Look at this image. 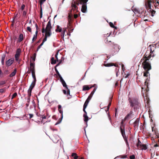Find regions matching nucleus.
Here are the masks:
<instances>
[{
    "mask_svg": "<svg viewBox=\"0 0 159 159\" xmlns=\"http://www.w3.org/2000/svg\"><path fill=\"white\" fill-rule=\"evenodd\" d=\"M52 28L51 22V19H50L48 23H47L46 29L44 28V27H43L42 32L44 33H46L45 37L43 40L42 43L44 44V43L47 40V38L48 37H50L51 35V29Z\"/></svg>",
    "mask_w": 159,
    "mask_h": 159,
    "instance_id": "obj_1",
    "label": "nucleus"
},
{
    "mask_svg": "<svg viewBox=\"0 0 159 159\" xmlns=\"http://www.w3.org/2000/svg\"><path fill=\"white\" fill-rule=\"evenodd\" d=\"M128 100L130 104V106L132 108H133L134 110H135L136 109H137L139 105V102L137 98H129Z\"/></svg>",
    "mask_w": 159,
    "mask_h": 159,
    "instance_id": "obj_2",
    "label": "nucleus"
},
{
    "mask_svg": "<svg viewBox=\"0 0 159 159\" xmlns=\"http://www.w3.org/2000/svg\"><path fill=\"white\" fill-rule=\"evenodd\" d=\"M121 124L120 126V131L121 135L123 139H124L127 146H128L129 147V146L128 143V140L127 137L125 135V126L123 124V120L121 122Z\"/></svg>",
    "mask_w": 159,
    "mask_h": 159,
    "instance_id": "obj_3",
    "label": "nucleus"
},
{
    "mask_svg": "<svg viewBox=\"0 0 159 159\" xmlns=\"http://www.w3.org/2000/svg\"><path fill=\"white\" fill-rule=\"evenodd\" d=\"M143 68L147 72L144 73L143 76H147L148 73V71L151 69V66L149 63L146 61L143 62Z\"/></svg>",
    "mask_w": 159,
    "mask_h": 159,
    "instance_id": "obj_4",
    "label": "nucleus"
},
{
    "mask_svg": "<svg viewBox=\"0 0 159 159\" xmlns=\"http://www.w3.org/2000/svg\"><path fill=\"white\" fill-rule=\"evenodd\" d=\"M80 5H82L81 11L84 13H86L87 10V2L89 0H79Z\"/></svg>",
    "mask_w": 159,
    "mask_h": 159,
    "instance_id": "obj_5",
    "label": "nucleus"
},
{
    "mask_svg": "<svg viewBox=\"0 0 159 159\" xmlns=\"http://www.w3.org/2000/svg\"><path fill=\"white\" fill-rule=\"evenodd\" d=\"M147 2H146V8L148 9V10L150 12H151V16H154V14L155 13V11L152 9L151 7V4L150 2L149 1V0Z\"/></svg>",
    "mask_w": 159,
    "mask_h": 159,
    "instance_id": "obj_6",
    "label": "nucleus"
},
{
    "mask_svg": "<svg viewBox=\"0 0 159 159\" xmlns=\"http://www.w3.org/2000/svg\"><path fill=\"white\" fill-rule=\"evenodd\" d=\"M31 71L32 73V78L34 79V80L32 82L29 88H31V90L33 89V88L34 87L35 85L36 79L35 74V70Z\"/></svg>",
    "mask_w": 159,
    "mask_h": 159,
    "instance_id": "obj_7",
    "label": "nucleus"
},
{
    "mask_svg": "<svg viewBox=\"0 0 159 159\" xmlns=\"http://www.w3.org/2000/svg\"><path fill=\"white\" fill-rule=\"evenodd\" d=\"M84 114L83 115V117H84V121L86 122V126L84 128V131L85 135L87 136L86 131V128L87 126V122L89 120V117L87 115V112L86 111L84 112Z\"/></svg>",
    "mask_w": 159,
    "mask_h": 159,
    "instance_id": "obj_8",
    "label": "nucleus"
},
{
    "mask_svg": "<svg viewBox=\"0 0 159 159\" xmlns=\"http://www.w3.org/2000/svg\"><path fill=\"white\" fill-rule=\"evenodd\" d=\"M71 7L72 8V10H73L74 11H78V7L76 5V2H75L74 0H73L72 1Z\"/></svg>",
    "mask_w": 159,
    "mask_h": 159,
    "instance_id": "obj_9",
    "label": "nucleus"
},
{
    "mask_svg": "<svg viewBox=\"0 0 159 159\" xmlns=\"http://www.w3.org/2000/svg\"><path fill=\"white\" fill-rule=\"evenodd\" d=\"M21 52V50L20 48H17L16 51V52L15 55V57L16 61H17L19 60V57L20 55V53Z\"/></svg>",
    "mask_w": 159,
    "mask_h": 159,
    "instance_id": "obj_10",
    "label": "nucleus"
},
{
    "mask_svg": "<svg viewBox=\"0 0 159 159\" xmlns=\"http://www.w3.org/2000/svg\"><path fill=\"white\" fill-rule=\"evenodd\" d=\"M134 114L133 112L132 111H131L130 112L127 114L125 118V120H129V119H132L134 117Z\"/></svg>",
    "mask_w": 159,
    "mask_h": 159,
    "instance_id": "obj_11",
    "label": "nucleus"
},
{
    "mask_svg": "<svg viewBox=\"0 0 159 159\" xmlns=\"http://www.w3.org/2000/svg\"><path fill=\"white\" fill-rule=\"evenodd\" d=\"M14 61V58H11L8 59L6 62V66H10L13 63Z\"/></svg>",
    "mask_w": 159,
    "mask_h": 159,
    "instance_id": "obj_12",
    "label": "nucleus"
},
{
    "mask_svg": "<svg viewBox=\"0 0 159 159\" xmlns=\"http://www.w3.org/2000/svg\"><path fill=\"white\" fill-rule=\"evenodd\" d=\"M32 89H31V88H29L28 89V98H27V103H29H29L30 102V96L31 95V93L32 92Z\"/></svg>",
    "mask_w": 159,
    "mask_h": 159,
    "instance_id": "obj_13",
    "label": "nucleus"
},
{
    "mask_svg": "<svg viewBox=\"0 0 159 159\" xmlns=\"http://www.w3.org/2000/svg\"><path fill=\"white\" fill-rule=\"evenodd\" d=\"M60 81L61 82L63 86L65 87L66 89H68V86L67 85L66 82L63 79L62 77H61V78L60 79Z\"/></svg>",
    "mask_w": 159,
    "mask_h": 159,
    "instance_id": "obj_14",
    "label": "nucleus"
},
{
    "mask_svg": "<svg viewBox=\"0 0 159 159\" xmlns=\"http://www.w3.org/2000/svg\"><path fill=\"white\" fill-rule=\"evenodd\" d=\"M30 71L35 70V63L34 62H32L31 60L30 61Z\"/></svg>",
    "mask_w": 159,
    "mask_h": 159,
    "instance_id": "obj_15",
    "label": "nucleus"
},
{
    "mask_svg": "<svg viewBox=\"0 0 159 159\" xmlns=\"http://www.w3.org/2000/svg\"><path fill=\"white\" fill-rule=\"evenodd\" d=\"M97 86L96 87H95V88L93 90V91L88 96V97L89 98H90V99H91L93 94H94V93L95 92V91H96V89H97Z\"/></svg>",
    "mask_w": 159,
    "mask_h": 159,
    "instance_id": "obj_16",
    "label": "nucleus"
},
{
    "mask_svg": "<svg viewBox=\"0 0 159 159\" xmlns=\"http://www.w3.org/2000/svg\"><path fill=\"white\" fill-rule=\"evenodd\" d=\"M6 55L5 54H3L2 57L1 58V63L2 65H4V60L5 58Z\"/></svg>",
    "mask_w": 159,
    "mask_h": 159,
    "instance_id": "obj_17",
    "label": "nucleus"
},
{
    "mask_svg": "<svg viewBox=\"0 0 159 159\" xmlns=\"http://www.w3.org/2000/svg\"><path fill=\"white\" fill-rule=\"evenodd\" d=\"M62 30V28L60 26L57 25V29L55 30L56 32H61Z\"/></svg>",
    "mask_w": 159,
    "mask_h": 159,
    "instance_id": "obj_18",
    "label": "nucleus"
},
{
    "mask_svg": "<svg viewBox=\"0 0 159 159\" xmlns=\"http://www.w3.org/2000/svg\"><path fill=\"white\" fill-rule=\"evenodd\" d=\"M91 88V87L89 88V87L88 85H84L83 86V91H85L86 90H89V89H90Z\"/></svg>",
    "mask_w": 159,
    "mask_h": 159,
    "instance_id": "obj_19",
    "label": "nucleus"
},
{
    "mask_svg": "<svg viewBox=\"0 0 159 159\" xmlns=\"http://www.w3.org/2000/svg\"><path fill=\"white\" fill-rule=\"evenodd\" d=\"M23 39V34H20L19 36L18 41L19 42H21Z\"/></svg>",
    "mask_w": 159,
    "mask_h": 159,
    "instance_id": "obj_20",
    "label": "nucleus"
},
{
    "mask_svg": "<svg viewBox=\"0 0 159 159\" xmlns=\"http://www.w3.org/2000/svg\"><path fill=\"white\" fill-rule=\"evenodd\" d=\"M104 66L106 67H110L113 66H116V65H115L113 63H112L105 64H104Z\"/></svg>",
    "mask_w": 159,
    "mask_h": 159,
    "instance_id": "obj_21",
    "label": "nucleus"
},
{
    "mask_svg": "<svg viewBox=\"0 0 159 159\" xmlns=\"http://www.w3.org/2000/svg\"><path fill=\"white\" fill-rule=\"evenodd\" d=\"M140 149L141 150H146L147 149V147L146 144H143L142 146L140 147Z\"/></svg>",
    "mask_w": 159,
    "mask_h": 159,
    "instance_id": "obj_22",
    "label": "nucleus"
},
{
    "mask_svg": "<svg viewBox=\"0 0 159 159\" xmlns=\"http://www.w3.org/2000/svg\"><path fill=\"white\" fill-rule=\"evenodd\" d=\"M65 31H66V30H64L63 29V30L61 31V36L62 38H63V39H64V35H65Z\"/></svg>",
    "mask_w": 159,
    "mask_h": 159,
    "instance_id": "obj_23",
    "label": "nucleus"
},
{
    "mask_svg": "<svg viewBox=\"0 0 159 159\" xmlns=\"http://www.w3.org/2000/svg\"><path fill=\"white\" fill-rule=\"evenodd\" d=\"M36 56V53H34V54L33 56L30 57L32 59V60L34 62L35 61Z\"/></svg>",
    "mask_w": 159,
    "mask_h": 159,
    "instance_id": "obj_24",
    "label": "nucleus"
},
{
    "mask_svg": "<svg viewBox=\"0 0 159 159\" xmlns=\"http://www.w3.org/2000/svg\"><path fill=\"white\" fill-rule=\"evenodd\" d=\"M9 73V71L7 70H5L3 72V76H4Z\"/></svg>",
    "mask_w": 159,
    "mask_h": 159,
    "instance_id": "obj_25",
    "label": "nucleus"
},
{
    "mask_svg": "<svg viewBox=\"0 0 159 159\" xmlns=\"http://www.w3.org/2000/svg\"><path fill=\"white\" fill-rule=\"evenodd\" d=\"M143 144L140 142L139 139H138V143L136 144V146L137 147H141Z\"/></svg>",
    "mask_w": 159,
    "mask_h": 159,
    "instance_id": "obj_26",
    "label": "nucleus"
},
{
    "mask_svg": "<svg viewBox=\"0 0 159 159\" xmlns=\"http://www.w3.org/2000/svg\"><path fill=\"white\" fill-rule=\"evenodd\" d=\"M51 63L52 64H54L56 63L57 61L56 60H55L53 57H52L51 59Z\"/></svg>",
    "mask_w": 159,
    "mask_h": 159,
    "instance_id": "obj_27",
    "label": "nucleus"
},
{
    "mask_svg": "<svg viewBox=\"0 0 159 159\" xmlns=\"http://www.w3.org/2000/svg\"><path fill=\"white\" fill-rule=\"evenodd\" d=\"M63 118V117H61V118L58 119V121L56 123L55 125H57L60 123L61 122Z\"/></svg>",
    "mask_w": 159,
    "mask_h": 159,
    "instance_id": "obj_28",
    "label": "nucleus"
},
{
    "mask_svg": "<svg viewBox=\"0 0 159 159\" xmlns=\"http://www.w3.org/2000/svg\"><path fill=\"white\" fill-rule=\"evenodd\" d=\"M16 69H15L14 71H13L11 74L9 75V76L10 77H11L14 76L16 74Z\"/></svg>",
    "mask_w": 159,
    "mask_h": 159,
    "instance_id": "obj_29",
    "label": "nucleus"
},
{
    "mask_svg": "<svg viewBox=\"0 0 159 159\" xmlns=\"http://www.w3.org/2000/svg\"><path fill=\"white\" fill-rule=\"evenodd\" d=\"M88 104H87L86 103L84 102V106H83V111L84 112H86L85 111V109L86 108L87 105Z\"/></svg>",
    "mask_w": 159,
    "mask_h": 159,
    "instance_id": "obj_30",
    "label": "nucleus"
},
{
    "mask_svg": "<svg viewBox=\"0 0 159 159\" xmlns=\"http://www.w3.org/2000/svg\"><path fill=\"white\" fill-rule=\"evenodd\" d=\"M43 16V9L42 6L40 7V18H41Z\"/></svg>",
    "mask_w": 159,
    "mask_h": 159,
    "instance_id": "obj_31",
    "label": "nucleus"
},
{
    "mask_svg": "<svg viewBox=\"0 0 159 159\" xmlns=\"http://www.w3.org/2000/svg\"><path fill=\"white\" fill-rule=\"evenodd\" d=\"M58 111H59V113L61 114V117H63V110L62 109H59Z\"/></svg>",
    "mask_w": 159,
    "mask_h": 159,
    "instance_id": "obj_32",
    "label": "nucleus"
},
{
    "mask_svg": "<svg viewBox=\"0 0 159 159\" xmlns=\"http://www.w3.org/2000/svg\"><path fill=\"white\" fill-rule=\"evenodd\" d=\"M139 120L138 119L137 120H136L134 122V124L136 125H139Z\"/></svg>",
    "mask_w": 159,
    "mask_h": 159,
    "instance_id": "obj_33",
    "label": "nucleus"
},
{
    "mask_svg": "<svg viewBox=\"0 0 159 159\" xmlns=\"http://www.w3.org/2000/svg\"><path fill=\"white\" fill-rule=\"evenodd\" d=\"M43 44V43H42L38 47L37 50H36V52H37L39 51V49L40 48L41 46Z\"/></svg>",
    "mask_w": 159,
    "mask_h": 159,
    "instance_id": "obj_34",
    "label": "nucleus"
},
{
    "mask_svg": "<svg viewBox=\"0 0 159 159\" xmlns=\"http://www.w3.org/2000/svg\"><path fill=\"white\" fill-rule=\"evenodd\" d=\"M17 95V93H14L12 95L11 99H13Z\"/></svg>",
    "mask_w": 159,
    "mask_h": 159,
    "instance_id": "obj_35",
    "label": "nucleus"
},
{
    "mask_svg": "<svg viewBox=\"0 0 159 159\" xmlns=\"http://www.w3.org/2000/svg\"><path fill=\"white\" fill-rule=\"evenodd\" d=\"M6 83L5 81H0V85H3Z\"/></svg>",
    "mask_w": 159,
    "mask_h": 159,
    "instance_id": "obj_36",
    "label": "nucleus"
},
{
    "mask_svg": "<svg viewBox=\"0 0 159 159\" xmlns=\"http://www.w3.org/2000/svg\"><path fill=\"white\" fill-rule=\"evenodd\" d=\"M91 99H90V98L88 97V98L85 101V102L87 104H88V103H89V101Z\"/></svg>",
    "mask_w": 159,
    "mask_h": 159,
    "instance_id": "obj_37",
    "label": "nucleus"
},
{
    "mask_svg": "<svg viewBox=\"0 0 159 159\" xmlns=\"http://www.w3.org/2000/svg\"><path fill=\"white\" fill-rule=\"evenodd\" d=\"M46 0H40V6H42V5L43 4V3L46 1Z\"/></svg>",
    "mask_w": 159,
    "mask_h": 159,
    "instance_id": "obj_38",
    "label": "nucleus"
},
{
    "mask_svg": "<svg viewBox=\"0 0 159 159\" xmlns=\"http://www.w3.org/2000/svg\"><path fill=\"white\" fill-rule=\"evenodd\" d=\"M109 25H110V26L112 27V28H113V27H115V26L111 22H110L109 23Z\"/></svg>",
    "mask_w": 159,
    "mask_h": 159,
    "instance_id": "obj_39",
    "label": "nucleus"
},
{
    "mask_svg": "<svg viewBox=\"0 0 159 159\" xmlns=\"http://www.w3.org/2000/svg\"><path fill=\"white\" fill-rule=\"evenodd\" d=\"M135 158V157L134 155H132L130 156V159H134Z\"/></svg>",
    "mask_w": 159,
    "mask_h": 159,
    "instance_id": "obj_40",
    "label": "nucleus"
},
{
    "mask_svg": "<svg viewBox=\"0 0 159 159\" xmlns=\"http://www.w3.org/2000/svg\"><path fill=\"white\" fill-rule=\"evenodd\" d=\"M58 53V52H57L55 55V57H56V59H57V61H58V58L57 57Z\"/></svg>",
    "mask_w": 159,
    "mask_h": 159,
    "instance_id": "obj_41",
    "label": "nucleus"
},
{
    "mask_svg": "<svg viewBox=\"0 0 159 159\" xmlns=\"http://www.w3.org/2000/svg\"><path fill=\"white\" fill-rule=\"evenodd\" d=\"M5 89V88L4 89H0V93H4L5 91L4 89Z\"/></svg>",
    "mask_w": 159,
    "mask_h": 159,
    "instance_id": "obj_42",
    "label": "nucleus"
},
{
    "mask_svg": "<svg viewBox=\"0 0 159 159\" xmlns=\"http://www.w3.org/2000/svg\"><path fill=\"white\" fill-rule=\"evenodd\" d=\"M27 30L29 31L30 32H31V28L30 27H27Z\"/></svg>",
    "mask_w": 159,
    "mask_h": 159,
    "instance_id": "obj_43",
    "label": "nucleus"
},
{
    "mask_svg": "<svg viewBox=\"0 0 159 159\" xmlns=\"http://www.w3.org/2000/svg\"><path fill=\"white\" fill-rule=\"evenodd\" d=\"M56 72L57 73V74L58 75L59 77L60 78V79L61 78V77H62V76H61V75L60 74L58 71H56Z\"/></svg>",
    "mask_w": 159,
    "mask_h": 159,
    "instance_id": "obj_44",
    "label": "nucleus"
},
{
    "mask_svg": "<svg viewBox=\"0 0 159 159\" xmlns=\"http://www.w3.org/2000/svg\"><path fill=\"white\" fill-rule=\"evenodd\" d=\"M32 104H33L34 105V109L35 110H36V109H35V102L33 100L32 101Z\"/></svg>",
    "mask_w": 159,
    "mask_h": 159,
    "instance_id": "obj_45",
    "label": "nucleus"
},
{
    "mask_svg": "<svg viewBox=\"0 0 159 159\" xmlns=\"http://www.w3.org/2000/svg\"><path fill=\"white\" fill-rule=\"evenodd\" d=\"M113 44L115 46V47H114V48H118V49H119V46H118V45H115V44H114V43H113Z\"/></svg>",
    "mask_w": 159,
    "mask_h": 159,
    "instance_id": "obj_46",
    "label": "nucleus"
},
{
    "mask_svg": "<svg viewBox=\"0 0 159 159\" xmlns=\"http://www.w3.org/2000/svg\"><path fill=\"white\" fill-rule=\"evenodd\" d=\"M38 33V30H36V31H35V34H34V35H35V38L36 39L37 38Z\"/></svg>",
    "mask_w": 159,
    "mask_h": 159,
    "instance_id": "obj_47",
    "label": "nucleus"
},
{
    "mask_svg": "<svg viewBox=\"0 0 159 159\" xmlns=\"http://www.w3.org/2000/svg\"><path fill=\"white\" fill-rule=\"evenodd\" d=\"M35 39H36L35 38V35H34L33 38H32V42L31 43H33L34 42Z\"/></svg>",
    "mask_w": 159,
    "mask_h": 159,
    "instance_id": "obj_48",
    "label": "nucleus"
},
{
    "mask_svg": "<svg viewBox=\"0 0 159 159\" xmlns=\"http://www.w3.org/2000/svg\"><path fill=\"white\" fill-rule=\"evenodd\" d=\"M118 51H114V52H112V56H113L114 55L116 54L117 53V52Z\"/></svg>",
    "mask_w": 159,
    "mask_h": 159,
    "instance_id": "obj_49",
    "label": "nucleus"
},
{
    "mask_svg": "<svg viewBox=\"0 0 159 159\" xmlns=\"http://www.w3.org/2000/svg\"><path fill=\"white\" fill-rule=\"evenodd\" d=\"M25 5H24V4H23V5H22V6H21V10H24V8H25Z\"/></svg>",
    "mask_w": 159,
    "mask_h": 159,
    "instance_id": "obj_50",
    "label": "nucleus"
},
{
    "mask_svg": "<svg viewBox=\"0 0 159 159\" xmlns=\"http://www.w3.org/2000/svg\"><path fill=\"white\" fill-rule=\"evenodd\" d=\"M77 155V154L75 153H72L71 156L72 157H74L75 156Z\"/></svg>",
    "mask_w": 159,
    "mask_h": 159,
    "instance_id": "obj_51",
    "label": "nucleus"
},
{
    "mask_svg": "<svg viewBox=\"0 0 159 159\" xmlns=\"http://www.w3.org/2000/svg\"><path fill=\"white\" fill-rule=\"evenodd\" d=\"M79 15L77 14H74V17L75 18H76L78 17Z\"/></svg>",
    "mask_w": 159,
    "mask_h": 159,
    "instance_id": "obj_52",
    "label": "nucleus"
},
{
    "mask_svg": "<svg viewBox=\"0 0 159 159\" xmlns=\"http://www.w3.org/2000/svg\"><path fill=\"white\" fill-rule=\"evenodd\" d=\"M26 13H26V11H23V16H25L26 15Z\"/></svg>",
    "mask_w": 159,
    "mask_h": 159,
    "instance_id": "obj_53",
    "label": "nucleus"
},
{
    "mask_svg": "<svg viewBox=\"0 0 159 159\" xmlns=\"http://www.w3.org/2000/svg\"><path fill=\"white\" fill-rule=\"evenodd\" d=\"M29 115L30 116V119L32 118L33 116V115L32 114H29Z\"/></svg>",
    "mask_w": 159,
    "mask_h": 159,
    "instance_id": "obj_54",
    "label": "nucleus"
},
{
    "mask_svg": "<svg viewBox=\"0 0 159 159\" xmlns=\"http://www.w3.org/2000/svg\"><path fill=\"white\" fill-rule=\"evenodd\" d=\"M66 89L67 90V94L70 95V89L68 88V89Z\"/></svg>",
    "mask_w": 159,
    "mask_h": 159,
    "instance_id": "obj_55",
    "label": "nucleus"
},
{
    "mask_svg": "<svg viewBox=\"0 0 159 159\" xmlns=\"http://www.w3.org/2000/svg\"><path fill=\"white\" fill-rule=\"evenodd\" d=\"M78 2H76V5L79 6L80 4V2L79 0L77 1Z\"/></svg>",
    "mask_w": 159,
    "mask_h": 159,
    "instance_id": "obj_56",
    "label": "nucleus"
},
{
    "mask_svg": "<svg viewBox=\"0 0 159 159\" xmlns=\"http://www.w3.org/2000/svg\"><path fill=\"white\" fill-rule=\"evenodd\" d=\"M62 91H63V93L65 94H66L67 93V92L66 91V90H64V89H63L62 90Z\"/></svg>",
    "mask_w": 159,
    "mask_h": 159,
    "instance_id": "obj_57",
    "label": "nucleus"
},
{
    "mask_svg": "<svg viewBox=\"0 0 159 159\" xmlns=\"http://www.w3.org/2000/svg\"><path fill=\"white\" fill-rule=\"evenodd\" d=\"M111 102H110L109 103V104H108V107H108L107 111H108L109 110L110 106H111Z\"/></svg>",
    "mask_w": 159,
    "mask_h": 159,
    "instance_id": "obj_58",
    "label": "nucleus"
},
{
    "mask_svg": "<svg viewBox=\"0 0 159 159\" xmlns=\"http://www.w3.org/2000/svg\"><path fill=\"white\" fill-rule=\"evenodd\" d=\"M18 16V14H16L15 15V16L12 18L14 19H15L16 17H17Z\"/></svg>",
    "mask_w": 159,
    "mask_h": 159,
    "instance_id": "obj_59",
    "label": "nucleus"
},
{
    "mask_svg": "<svg viewBox=\"0 0 159 159\" xmlns=\"http://www.w3.org/2000/svg\"><path fill=\"white\" fill-rule=\"evenodd\" d=\"M152 111L150 110H149L148 111L150 117V114L152 113Z\"/></svg>",
    "mask_w": 159,
    "mask_h": 159,
    "instance_id": "obj_60",
    "label": "nucleus"
},
{
    "mask_svg": "<svg viewBox=\"0 0 159 159\" xmlns=\"http://www.w3.org/2000/svg\"><path fill=\"white\" fill-rule=\"evenodd\" d=\"M78 157H79L77 156V155L74 157V159H77Z\"/></svg>",
    "mask_w": 159,
    "mask_h": 159,
    "instance_id": "obj_61",
    "label": "nucleus"
},
{
    "mask_svg": "<svg viewBox=\"0 0 159 159\" xmlns=\"http://www.w3.org/2000/svg\"><path fill=\"white\" fill-rule=\"evenodd\" d=\"M35 26L36 27V29L37 30H38L39 28H38V26L37 25V24H36L35 25Z\"/></svg>",
    "mask_w": 159,
    "mask_h": 159,
    "instance_id": "obj_62",
    "label": "nucleus"
},
{
    "mask_svg": "<svg viewBox=\"0 0 159 159\" xmlns=\"http://www.w3.org/2000/svg\"><path fill=\"white\" fill-rule=\"evenodd\" d=\"M52 118L54 119V120H56L57 119L56 118V116L55 115H54L52 116Z\"/></svg>",
    "mask_w": 159,
    "mask_h": 159,
    "instance_id": "obj_63",
    "label": "nucleus"
},
{
    "mask_svg": "<svg viewBox=\"0 0 159 159\" xmlns=\"http://www.w3.org/2000/svg\"><path fill=\"white\" fill-rule=\"evenodd\" d=\"M61 105H58V110L61 109Z\"/></svg>",
    "mask_w": 159,
    "mask_h": 159,
    "instance_id": "obj_64",
    "label": "nucleus"
}]
</instances>
